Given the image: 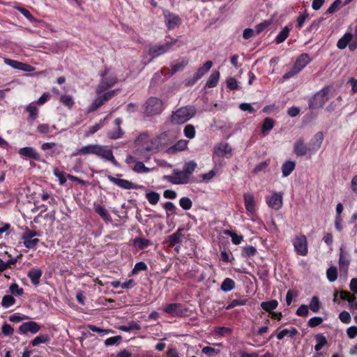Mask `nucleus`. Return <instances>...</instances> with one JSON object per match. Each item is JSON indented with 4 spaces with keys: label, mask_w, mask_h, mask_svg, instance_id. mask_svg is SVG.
<instances>
[{
    "label": "nucleus",
    "mask_w": 357,
    "mask_h": 357,
    "mask_svg": "<svg viewBox=\"0 0 357 357\" xmlns=\"http://www.w3.org/2000/svg\"><path fill=\"white\" fill-rule=\"evenodd\" d=\"M151 244L149 239L137 238L133 241V245L139 250H143Z\"/></svg>",
    "instance_id": "c85d7f7f"
},
{
    "label": "nucleus",
    "mask_w": 357,
    "mask_h": 357,
    "mask_svg": "<svg viewBox=\"0 0 357 357\" xmlns=\"http://www.w3.org/2000/svg\"><path fill=\"white\" fill-rule=\"evenodd\" d=\"M20 155L25 156L37 161L40 160V154L32 147H24L19 150Z\"/></svg>",
    "instance_id": "f3484780"
},
{
    "label": "nucleus",
    "mask_w": 357,
    "mask_h": 357,
    "mask_svg": "<svg viewBox=\"0 0 357 357\" xmlns=\"http://www.w3.org/2000/svg\"><path fill=\"white\" fill-rule=\"evenodd\" d=\"M328 89H324L317 92L309 102V107L311 109L321 108L328 100Z\"/></svg>",
    "instance_id": "423d86ee"
},
{
    "label": "nucleus",
    "mask_w": 357,
    "mask_h": 357,
    "mask_svg": "<svg viewBox=\"0 0 357 357\" xmlns=\"http://www.w3.org/2000/svg\"><path fill=\"white\" fill-rule=\"evenodd\" d=\"M220 78V72L219 71H213L209 76L208 79L206 81V86L208 88L215 87L218 82Z\"/></svg>",
    "instance_id": "a878e982"
},
{
    "label": "nucleus",
    "mask_w": 357,
    "mask_h": 357,
    "mask_svg": "<svg viewBox=\"0 0 357 357\" xmlns=\"http://www.w3.org/2000/svg\"><path fill=\"white\" fill-rule=\"evenodd\" d=\"M188 141L185 139L178 140L173 146L169 148L172 152L183 151L187 148Z\"/></svg>",
    "instance_id": "7c9ffc66"
},
{
    "label": "nucleus",
    "mask_w": 357,
    "mask_h": 357,
    "mask_svg": "<svg viewBox=\"0 0 357 357\" xmlns=\"http://www.w3.org/2000/svg\"><path fill=\"white\" fill-rule=\"evenodd\" d=\"M197 109L194 106L188 105L182 107L171 115V122L173 124H183L192 119L196 114Z\"/></svg>",
    "instance_id": "f03ea898"
},
{
    "label": "nucleus",
    "mask_w": 357,
    "mask_h": 357,
    "mask_svg": "<svg viewBox=\"0 0 357 357\" xmlns=\"http://www.w3.org/2000/svg\"><path fill=\"white\" fill-rule=\"evenodd\" d=\"M231 153V148L227 143L220 144L214 149V153L218 157H223Z\"/></svg>",
    "instance_id": "6ab92c4d"
},
{
    "label": "nucleus",
    "mask_w": 357,
    "mask_h": 357,
    "mask_svg": "<svg viewBox=\"0 0 357 357\" xmlns=\"http://www.w3.org/2000/svg\"><path fill=\"white\" fill-rule=\"evenodd\" d=\"M116 91L112 90L105 93L102 95L98 96L96 98L90 107L88 109V112H92L98 109L100 106H102L105 102L111 99L113 96H115Z\"/></svg>",
    "instance_id": "6e6552de"
},
{
    "label": "nucleus",
    "mask_w": 357,
    "mask_h": 357,
    "mask_svg": "<svg viewBox=\"0 0 357 357\" xmlns=\"http://www.w3.org/2000/svg\"><path fill=\"white\" fill-rule=\"evenodd\" d=\"M296 167L294 161H286L282 166V172L284 177H287L291 174Z\"/></svg>",
    "instance_id": "393cba45"
},
{
    "label": "nucleus",
    "mask_w": 357,
    "mask_h": 357,
    "mask_svg": "<svg viewBox=\"0 0 357 357\" xmlns=\"http://www.w3.org/2000/svg\"><path fill=\"white\" fill-rule=\"evenodd\" d=\"M235 287V282L230 278H226L221 284V289L223 291H229Z\"/></svg>",
    "instance_id": "4c0bfd02"
},
{
    "label": "nucleus",
    "mask_w": 357,
    "mask_h": 357,
    "mask_svg": "<svg viewBox=\"0 0 357 357\" xmlns=\"http://www.w3.org/2000/svg\"><path fill=\"white\" fill-rule=\"evenodd\" d=\"M164 16L166 25L169 29H172L175 26H178L181 23L180 17L175 14L165 11L164 13Z\"/></svg>",
    "instance_id": "4468645a"
},
{
    "label": "nucleus",
    "mask_w": 357,
    "mask_h": 357,
    "mask_svg": "<svg viewBox=\"0 0 357 357\" xmlns=\"http://www.w3.org/2000/svg\"><path fill=\"white\" fill-rule=\"evenodd\" d=\"M257 253V249L252 245H247L243 247L242 249V256L244 257H248L254 256Z\"/></svg>",
    "instance_id": "79ce46f5"
},
{
    "label": "nucleus",
    "mask_w": 357,
    "mask_h": 357,
    "mask_svg": "<svg viewBox=\"0 0 357 357\" xmlns=\"http://www.w3.org/2000/svg\"><path fill=\"white\" fill-rule=\"evenodd\" d=\"M188 63V61L185 59L182 60L181 62L173 65L171 68V74L173 75L178 71L182 70Z\"/></svg>",
    "instance_id": "de8ad7c7"
},
{
    "label": "nucleus",
    "mask_w": 357,
    "mask_h": 357,
    "mask_svg": "<svg viewBox=\"0 0 357 357\" xmlns=\"http://www.w3.org/2000/svg\"><path fill=\"white\" fill-rule=\"evenodd\" d=\"M147 269V266L144 261H139L136 263L135 267L132 270L133 274H137L139 271H146Z\"/></svg>",
    "instance_id": "0e129e2a"
},
{
    "label": "nucleus",
    "mask_w": 357,
    "mask_h": 357,
    "mask_svg": "<svg viewBox=\"0 0 357 357\" xmlns=\"http://www.w3.org/2000/svg\"><path fill=\"white\" fill-rule=\"evenodd\" d=\"M349 264V260L347 255L344 253L342 248H340V259H339L340 270L347 272Z\"/></svg>",
    "instance_id": "b1692460"
},
{
    "label": "nucleus",
    "mask_w": 357,
    "mask_h": 357,
    "mask_svg": "<svg viewBox=\"0 0 357 357\" xmlns=\"http://www.w3.org/2000/svg\"><path fill=\"white\" fill-rule=\"evenodd\" d=\"M271 24V21H264L263 22L259 24L256 28L255 31L257 34H259L261 32H262L265 29H266L268 26H270Z\"/></svg>",
    "instance_id": "69168bd1"
},
{
    "label": "nucleus",
    "mask_w": 357,
    "mask_h": 357,
    "mask_svg": "<svg viewBox=\"0 0 357 357\" xmlns=\"http://www.w3.org/2000/svg\"><path fill=\"white\" fill-rule=\"evenodd\" d=\"M183 230V229L180 228L175 233L169 236L167 241L169 246L172 247L181 243V238L182 236L181 231Z\"/></svg>",
    "instance_id": "4be33fe9"
},
{
    "label": "nucleus",
    "mask_w": 357,
    "mask_h": 357,
    "mask_svg": "<svg viewBox=\"0 0 357 357\" xmlns=\"http://www.w3.org/2000/svg\"><path fill=\"white\" fill-rule=\"evenodd\" d=\"M181 306L180 303H176L167 304L164 307V312L172 315H178L181 313V310H178Z\"/></svg>",
    "instance_id": "5701e85b"
},
{
    "label": "nucleus",
    "mask_w": 357,
    "mask_h": 357,
    "mask_svg": "<svg viewBox=\"0 0 357 357\" xmlns=\"http://www.w3.org/2000/svg\"><path fill=\"white\" fill-rule=\"evenodd\" d=\"M163 178L176 185L186 184L190 182V178L185 172L178 169H173L172 175H165Z\"/></svg>",
    "instance_id": "39448f33"
},
{
    "label": "nucleus",
    "mask_w": 357,
    "mask_h": 357,
    "mask_svg": "<svg viewBox=\"0 0 357 357\" xmlns=\"http://www.w3.org/2000/svg\"><path fill=\"white\" fill-rule=\"evenodd\" d=\"M167 137V132H162L158 136H156L151 139L144 141L140 147H137L135 151V154L141 157L144 151L155 152L160 146H162V139H165Z\"/></svg>",
    "instance_id": "7ed1b4c3"
},
{
    "label": "nucleus",
    "mask_w": 357,
    "mask_h": 357,
    "mask_svg": "<svg viewBox=\"0 0 357 357\" xmlns=\"http://www.w3.org/2000/svg\"><path fill=\"white\" fill-rule=\"evenodd\" d=\"M176 43V40L171 42H167L164 45H154L150 46L149 54L152 57H158L167 52Z\"/></svg>",
    "instance_id": "0eeeda50"
},
{
    "label": "nucleus",
    "mask_w": 357,
    "mask_h": 357,
    "mask_svg": "<svg viewBox=\"0 0 357 357\" xmlns=\"http://www.w3.org/2000/svg\"><path fill=\"white\" fill-rule=\"evenodd\" d=\"M274 126L273 120L271 118H266L264 121L261 131L265 133L266 131L271 130Z\"/></svg>",
    "instance_id": "3c124183"
},
{
    "label": "nucleus",
    "mask_w": 357,
    "mask_h": 357,
    "mask_svg": "<svg viewBox=\"0 0 357 357\" xmlns=\"http://www.w3.org/2000/svg\"><path fill=\"white\" fill-rule=\"evenodd\" d=\"M278 302L276 300H271L269 301L262 302L261 303V307L264 310L271 313L272 310H275L278 307Z\"/></svg>",
    "instance_id": "c756f323"
},
{
    "label": "nucleus",
    "mask_w": 357,
    "mask_h": 357,
    "mask_svg": "<svg viewBox=\"0 0 357 357\" xmlns=\"http://www.w3.org/2000/svg\"><path fill=\"white\" fill-rule=\"evenodd\" d=\"M119 330L125 332H128L132 330H140L141 326L137 322L132 321L128 324V326H121Z\"/></svg>",
    "instance_id": "e433bc0d"
},
{
    "label": "nucleus",
    "mask_w": 357,
    "mask_h": 357,
    "mask_svg": "<svg viewBox=\"0 0 357 357\" xmlns=\"http://www.w3.org/2000/svg\"><path fill=\"white\" fill-rule=\"evenodd\" d=\"M95 211L100 215V216L105 220H107L110 218L109 214L106 208L99 204H94Z\"/></svg>",
    "instance_id": "72a5a7b5"
},
{
    "label": "nucleus",
    "mask_w": 357,
    "mask_h": 357,
    "mask_svg": "<svg viewBox=\"0 0 357 357\" xmlns=\"http://www.w3.org/2000/svg\"><path fill=\"white\" fill-rule=\"evenodd\" d=\"M310 152V149L305 144V139L303 137H300L294 143V153L297 156H304Z\"/></svg>",
    "instance_id": "9b49d317"
},
{
    "label": "nucleus",
    "mask_w": 357,
    "mask_h": 357,
    "mask_svg": "<svg viewBox=\"0 0 357 357\" xmlns=\"http://www.w3.org/2000/svg\"><path fill=\"white\" fill-rule=\"evenodd\" d=\"M212 66V61H208L204 63L203 66L199 67L195 74L196 75L197 77L201 79L202 76H204L211 69Z\"/></svg>",
    "instance_id": "bb28decb"
},
{
    "label": "nucleus",
    "mask_w": 357,
    "mask_h": 357,
    "mask_svg": "<svg viewBox=\"0 0 357 357\" xmlns=\"http://www.w3.org/2000/svg\"><path fill=\"white\" fill-rule=\"evenodd\" d=\"M269 165L268 161H264L257 165L252 170L254 174H257L260 172L264 171Z\"/></svg>",
    "instance_id": "052dcab7"
},
{
    "label": "nucleus",
    "mask_w": 357,
    "mask_h": 357,
    "mask_svg": "<svg viewBox=\"0 0 357 357\" xmlns=\"http://www.w3.org/2000/svg\"><path fill=\"white\" fill-rule=\"evenodd\" d=\"M179 204L183 209L187 211L191 208L192 202L190 198L184 197L180 199Z\"/></svg>",
    "instance_id": "603ef678"
},
{
    "label": "nucleus",
    "mask_w": 357,
    "mask_h": 357,
    "mask_svg": "<svg viewBox=\"0 0 357 357\" xmlns=\"http://www.w3.org/2000/svg\"><path fill=\"white\" fill-rule=\"evenodd\" d=\"M289 28L288 26H285L283 29L279 33V34L275 38V43L277 44L282 43L284 42L289 34Z\"/></svg>",
    "instance_id": "f704fd0d"
},
{
    "label": "nucleus",
    "mask_w": 357,
    "mask_h": 357,
    "mask_svg": "<svg viewBox=\"0 0 357 357\" xmlns=\"http://www.w3.org/2000/svg\"><path fill=\"white\" fill-rule=\"evenodd\" d=\"M94 154L102 158L111 161L113 164L116 165V161L110 149H105L102 146L98 144H90L82 147L77 150L74 155Z\"/></svg>",
    "instance_id": "f257e3e1"
},
{
    "label": "nucleus",
    "mask_w": 357,
    "mask_h": 357,
    "mask_svg": "<svg viewBox=\"0 0 357 357\" xmlns=\"http://www.w3.org/2000/svg\"><path fill=\"white\" fill-rule=\"evenodd\" d=\"M2 333L6 336H9L13 334L14 329L10 324H4L1 328Z\"/></svg>",
    "instance_id": "338daca9"
},
{
    "label": "nucleus",
    "mask_w": 357,
    "mask_h": 357,
    "mask_svg": "<svg viewBox=\"0 0 357 357\" xmlns=\"http://www.w3.org/2000/svg\"><path fill=\"white\" fill-rule=\"evenodd\" d=\"M341 0H335L328 8L326 13L332 14L340 8Z\"/></svg>",
    "instance_id": "4d7b16f0"
},
{
    "label": "nucleus",
    "mask_w": 357,
    "mask_h": 357,
    "mask_svg": "<svg viewBox=\"0 0 357 357\" xmlns=\"http://www.w3.org/2000/svg\"><path fill=\"white\" fill-rule=\"evenodd\" d=\"M320 306H321V304H320L319 298L317 296H313L311 299V301H310V303L309 305L311 310L313 311L314 312H319V310L320 309Z\"/></svg>",
    "instance_id": "8fccbe9b"
},
{
    "label": "nucleus",
    "mask_w": 357,
    "mask_h": 357,
    "mask_svg": "<svg viewBox=\"0 0 357 357\" xmlns=\"http://www.w3.org/2000/svg\"><path fill=\"white\" fill-rule=\"evenodd\" d=\"M227 86L231 90H236L238 88L236 79L234 77H229L227 80Z\"/></svg>",
    "instance_id": "774afa93"
},
{
    "label": "nucleus",
    "mask_w": 357,
    "mask_h": 357,
    "mask_svg": "<svg viewBox=\"0 0 357 357\" xmlns=\"http://www.w3.org/2000/svg\"><path fill=\"white\" fill-rule=\"evenodd\" d=\"M353 35L349 33H346L341 38L339 39L337 43V46L339 49H344L349 41L352 39Z\"/></svg>",
    "instance_id": "cd10ccee"
},
{
    "label": "nucleus",
    "mask_w": 357,
    "mask_h": 357,
    "mask_svg": "<svg viewBox=\"0 0 357 357\" xmlns=\"http://www.w3.org/2000/svg\"><path fill=\"white\" fill-rule=\"evenodd\" d=\"M40 329V326L35 322V321H28L23 323L19 327V331L22 334H26L27 333H31L32 334L37 333Z\"/></svg>",
    "instance_id": "f8f14e48"
},
{
    "label": "nucleus",
    "mask_w": 357,
    "mask_h": 357,
    "mask_svg": "<svg viewBox=\"0 0 357 357\" xmlns=\"http://www.w3.org/2000/svg\"><path fill=\"white\" fill-rule=\"evenodd\" d=\"M4 62L7 65L11 66L12 68H13L15 69H19V70H22L23 71H29L30 70L29 68H31V66L29 65L23 63L22 62H20V61H17L15 60H13V59H5Z\"/></svg>",
    "instance_id": "aec40b11"
},
{
    "label": "nucleus",
    "mask_w": 357,
    "mask_h": 357,
    "mask_svg": "<svg viewBox=\"0 0 357 357\" xmlns=\"http://www.w3.org/2000/svg\"><path fill=\"white\" fill-rule=\"evenodd\" d=\"M315 340L317 341V344L314 346V349L317 351H319L322 349L324 346H325L327 344V340L324 336L323 334H317L315 335Z\"/></svg>",
    "instance_id": "473e14b6"
},
{
    "label": "nucleus",
    "mask_w": 357,
    "mask_h": 357,
    "mask_svg": "<svg viewBox=\"0 0 357 357\" xmlns=\"http://www.w3.org/2000/svg\"><path fill=\"white\" fill-rule=\"evenodd\" d=\"M293 244L297 254L305 256L307 254V242L305 235L296 236L294 239Z\"/></svg>",
    "instance_id": "1a4fd4ad"
},
{
    "label": "nucleus",
    "mask_w": 357,
    "mask_h": 357,
    "mask_svg": "<svg viewBox=\"0 0 357 357\" xmlns=\"http://www.w3.org/2000/svg\"><path fill=\"white\" fill-rule=\"evenodd\" d=\"M10 292L13 294H15L17 296H22L24 293V290L22 288H20L18 284L16 283H13L10 286Z\"/></svg>",
    "instance_id": "13d9d810"
},
{
    "label": "nucleus",
    "mask_w": 357,
    "mask_h": 357,
    "mask_svg": "<svg viewBox=\"0 0 357 357\" xmlns=\"http://www.w3.org/2000/svg\"><path fill=\"white\" fill-rule=\"evenodd\" d=\"M15 303V299L13 296L6 295L2 298L1 305L4 307L8 308V307H10L11 305H14Z\"/></svg>",
    "instance_id": "49530a36"
},
{
    "label": "nucleus",
    "mask_w": 357,
    "mask_h": 357,
    "mask_svg": "<svg viewBox=\"0 0 357 357\" xmlns=\"http://www.w3.org/2000/svg\"><path fill=\"white\" fill-rule=\"evenodd\" d=\"M107 178L109 181L116 184V185H118L119 187H120L122 189L130 190V189H137V188H142V186H141V185L137 186V185H135V183H133L132 182H131L130 181L116 178V177H114L110 175L107 176Z\"/></svg>",
    "instance_id": "9d476101"
},
{
    "label": "nucleus",
    "mask_w": 357,
    "mask_h": 357,
    "mask_svg": "<svg viewBox=\"0 0 357 357\" xmlns=\"http://www.w3.org/2000/svg\"><path fill=\"white\" fill-rule=\"evenodd\" d=\"M162 110V101L155 97L149 98L144 105V114L149 116L160 114Z\"/></svg>",
    "instance_id": "20e7f679"
},
{
    "label": "nucleus",
    "mask_w": 357,
    "mask_h": 357,
    "mask_svg": "<svg viewBox=\"0 0 357 357\" xmlns=\"http://www.w3.org/2000/svg\"><path fill=\"white\" fill-rule=\"evenodd\" d=\"M310 61L311 59L309 54L304 53L297 58L294 66L295 67V69H297L301 72L310 62Z\"/></svg>",
    "instance_id": "a211bd4d"
},
{
    "label": "nucleus",
    "mask_w": 357,
    "mask_h": 357,
    "mask_svg": "<svg viewBox=\"0 0 357 357\" xmlns=\"http://www.w3.org/2000/svg\"><path fill=\"white\" fill-rule=\"evenodd\" d=\"M282 193L273 192L272 195L267 199V204L274 210H279L282 206Z\"/></svg>",
    "instance_id": "ddd939ff"
},
{
    "label": "nucleus",
    "mask_w": 357,
    "mask_h": 357,
    "mask_svg": "<svg viewBox=\"0 0 357 357\" xmlns=\"http://www.w3.org/2000/svg\"><path fill=\"white\" fill-rule=\"evenodd\" d=\"M184 135L189 139H193L195 136V128L193 125L188 124L183 130Z\"/></svg>",
    "instance_id": "37998d69"
},
{
    "label": "nucleus",
    "mask_w": 357,
    "mask_h": 357,
    "mask_svg": "<svg viewBox=\"0 0 357 357\" xmlns=\"http://www.w3.org/2000/svg\"><path fill=\"white\" fill-rule=\"evenodd\" d=\"M146 197L152 205L158 204L160 199V195L158 192L150 191L146 194Z\"/></svg>",
    "instance_id": "58836bf2"
},
{
    "label": "nucleus",
    "mask_w": 357,
    "mask_h": 357,
    "mask_svg": "<svg viewBox=\"0 0 357 357\" xmlns=\"http://www.w3.org/2000/svg\"><path fill=\"white\" fill-rule=\"evenodd\" d=\"M108 73V70L105 69L104 73L102 74V82L104 84H105V86L112 87L113 86L116 82V78L114 77H106L105 76Z\"/></svg>",
    "instance_id": "2f4dec72"
},
{
    "label": "nucleus",
    "mask_w": 357,
    "mask_h": 357,
    "mask_svg": "<svg viewBox=\"0 0 357 357\" xmlns=\"http://www.w3.org/2000/svg\"><path fill=\"white\" fill-rule=\"evenodd\" d=\"M225 234L231 238V241L235 245L240 244L243 239V236H239L236 232L231 230H226Z\"/></svg>",
    "instance_id": "c9c22d12"
},
{
    "label": "nucleus",
    "mask_w": 357,
    "mask_h": 357,
    "mask_svg": "<svg viewBox=\"0 0 357 357\" xmlns=\"http://www.w3.org/2000/svg\"><path fill=\"white\" fill-rule=\"evenodd\" d=\"M245 207L248 214L255 212V199L252 194L245 193L243 195Z\"/></svg>",
    "instance_id": "dca6fc26"
},
{
    "label": "nucleus",
    "mask_w": 357,
    "mask_h": 357,
    "mask_svg": "<svg viewBox=\"0 0 357 357\" xmlns=\"http://www.w3.org/2000/svg\"><path fill=\"white\" fill-rule=\"evenodd\" d=\"M197 167V163L195 161H190L185 163L183 170L190 177Z\"/></svg>",
    "instance_id": "a19ab883"
},
{
    "label": "nucleus",
    "mask_w": 357,
    "mask_h": 357,
    "mask_svg": "<svg viewBox=\"0 0 357 357\" xmlns=\"http://www.w3.org/2000/svg\"><path fill=\"white\" fill-rule=\"evenodd\" d=\"M246 303H247V300H245V299H243V300H238V299L233 300L226 307V309L227 310H229V309L235 307L236 306H238V305H244L246 304Z\"/></svg>",
    "instance_id": "680f3d73"
},
{
    "label": "nucleus",
    "mask_w": 357,
    "mask_h": 357,
    "mask_svg": "<svg viewBox=\"0 0 357 357\" xmlns=\"http://www.w3.org/2000/svg\"><path fill=\"white\" fill-rule=\"evenodd\" d=\"M298 333V330L296 328H294L291 330L284 329L277 335V338L278 340H282L287 335H289L290 337H293L297 335Z\"/></svg>",
    "instance_id": "ea45409f"
},
{
    "label": "nucleus",
    "mask_w": 357,
    "mask_h": 357,
    "mask_svg": "<svg viewBox=\"0 0 357 357\" xmlns=\"http://www.w3.org/2000/svg\"><path fill=\"white\" fill-rule=\"evenodd\" d=\"M39 243V239L38 238H31V239H26L24 241V245L26 248L29 249H32L36 248L37 244Z\"/></svg>",
    "instance_id": "bf43d9fd"
},
{
    "label": "nucleus",
    "mask_w": 357,
    "mask_h": 357,
    "mask_svg": "<svg viewBox=\"0 0 357 357\" xmlns=\"http://www.w3.org/2000/svg\"><path fill=\"white\" fill-rule=\"evenodd\" d=\"M116 125L117 126V130L111 133V135H109L110 138L112 139H117V138H119L121 135H122V131H121V129L120 128V123L121 122V120L118 118V119H116L115 121H114Z\"/></svg>",
    "instance_id": "864d4df0"
},
{
    "label": "nucleus",
    "mask_w": 357,
    "mask_h": 357,
    "mask_svg": "<svg viewBox=\"0 0 357 357\" xmlns=\"http://www.w3.org/2000/svg\"><path fill=\"white\" fill-rule=\"evenodd\" d=\"M133 171L135 172L141 173V172H149V168L146 167L142 162L138 161L135 163Z\"/></svg>",
    "instance_id": "5fc2aeb1"
},
{
    "label": "nucleus",
    "mask_w": 357,
    "mask_h": 357,
    "mask_svg": "<svg viewBox=\"0 0 357 357\" xmlns=\"http://www.w3.org/2000/svg\"><path fill=\"white\" fill-rule=\"evenodd\" d=\"M60 101L68 108H71L74 105L73 98L71 96L69 95L61 96L60 98Z\"/></svg>",
    "instance_id": "09e8293b"
},
{
    "label": "nucleus",
    "mask_w": 357,
    "mask_h": 357,
    "mask_svg": "<svg viewBox=\"0 0 357 357\" xmlns=\"http://www.w3.org/2000/svg\"><path fill=\"white\" fill-rule=\"evenodd\" d=\"M42 273L41 270L32 268L28 272L27 276L34 285H38L40 282V278L42 276Z\"/></svg>",
    "instance_id": "412c9836"
},
{
    "label": "nucleus",
    "mask_w": 357,
    "mask_h": 357,
    "mask_svg": "<svg viewBox=\"0 0 357 357\" xmlns=\"http://www.w3.org/2000/svg\"><path fill=\"white\" fill-rule=\"evenodd\" d=\"M26 111L29 112V117L34 120L37 117L38 108L33 104L31 103L26 107Z\"/></svg>",
    "instance_id": "6e6d98bb"
},
{
    "label": "nucleus",
    "mask_w": 357,
    "mask_h": 357,
    "mask_svg": "<svg viewBox=\"0 0 357 357\" xmlns=\"http://www.w3.org/2000/svg\"><path fill=\"white\" fill-rule=\"evenodd\" d=\"M324 140V135L322 132H317L311 139L309 147L311 152H315L319 150Z\"/></svg>",
    "instance_id": "2eb2a0df"
},
{
    "label": "nucleus",
    "mask_w": 357,
    "mask_h": 357,
    "mask_svg": "<svg viewBox=\"0 0 357 357\" xmlns=\"http://www.w3.org/2000/svg\"><path fill=\"white\" fill-rule=\"evenodd\" d=\"M327 278L330 282H334L337 278V271L335 266H331L326 272Z\"/></svg>",
    "instance_id": "a18cd8bd"
},
{
    "label": "nucleus",
    "mask_w": 357,
    "mask_h": 357,
    "mask_svg": "<svg viewBox=\"0 0 357 357\" xmlns=\"http://www.w3.org/2000/svg\"><path fill=\"white\" fill-rule=\"evenodd\" d=\"M323 322V319L320 317H314L308 321V326L311 328H314L320 325Z\"/></svg>",
    "instance_id": "e2e57ef3"
},
{
    "label": "nucleus",
    "mask_w": 357,
    "mask_h": 357,
    "mask_svg": "<svg viewBox=\"0 0 357 357\" xmlns=\"http://www.w3.org/2000/svg\"><path fill=\"white\" fill-rule=\"evenodd\" d=\"M50 338L48 335H40L36 337L32 341V346H36L40 343H46L50 341Z\"/></svg>",
    "instance_id": "c03bdc74"
}]
</instances>
